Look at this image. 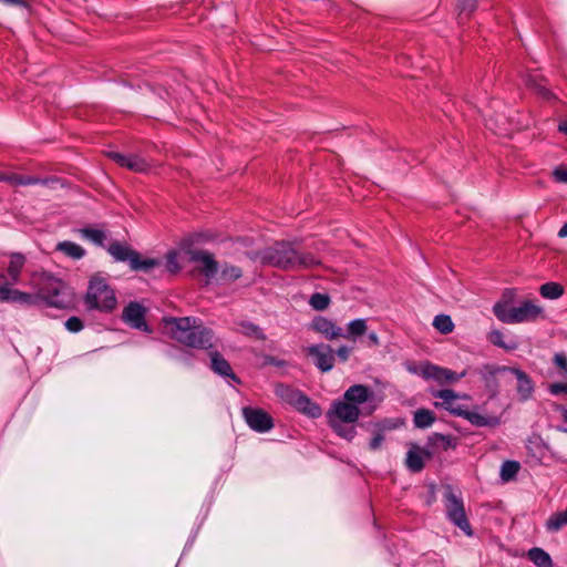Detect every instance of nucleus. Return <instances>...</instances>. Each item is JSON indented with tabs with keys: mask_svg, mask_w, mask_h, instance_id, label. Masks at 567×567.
<instances>
[{
	"mask_svg": "<svg viewBox=\"0 0 567 567\" xmlns=\"http://www.w3.org/2000/svg\"><path fill=\"white\" fill-rule=\"evenodd\" d=\"M372 391L362 384L351 385L342 400L334 401L327 412V419L332 430L343 439L352 440L355 435L354 423L360 416V405L370 400Z\"/></svg>",
	"mask_w": 567,
	"mask_h": 567,
	"instance_id": "1",
	"label": "nucleus"
},
{
	"mask_svg": "<svg viewBox=\"0 0 567 567\" xmlns=\"http://www.w3.org/2000/svg\"><path fill=\"white\" fill-rule=\"evenodd\" d=\"M164 332L177 342L197 349L212 347L213 332L194 317H165L162 320Z\"/></svg>",
	"mask_w": 567,
	"mask_h": 567,
	"instance_id": "2",
	"label": "nucleus"
},
{
	"mask_svg": "<svg viewBox=\"0 0 567 567\" xmlns=\"http://www.w3.org/2000/svg\"><path fill=\"white\" fill-rule=\"evenodd\" d=\"M264 265L282 270L309 269L320 265V260L310 252L298 251L290 243L280 241L265 248L259 254Z\"/></svg>",
	"mask_w": 567,
	"mask_h": 567,
	"instance_id": "3",
	"label": "nucleus"
},
{
	"mask_svg": "<svg viewBox=\"0 0 567 567\" xmlns=\"http://www.w3.org/2000/svg\"><path fill=\"white\" fill-rule=\"evenodd\" d=\"M516 296V289H506L501 299L494 305L493 312L499 321L514 324L533 322L543 317L544 310L535 300H524L514 306Z\"/></svg>",
	"mask_w": 567,
	"mask_h": 567,
	"instance_id": "4",
	"label": "nucleus"
},
{
	"mask_svg": "<svg viewBox=\"0 0 567 567\" xmlns=\"http://www.w3.org/2000/svg\"><path fill=\"white\" fill-rule=\"evenodd\" d=\"M84 300L89 309L104 312L113 311L117 306L114 289L100 274L90 278Z\"/></svg>",
	"mask_w": 567,
	"mask_h": 567,
	"instance_id": "5",
	"label": "nucleus"
},
{
	"mask_svg": "<svg viewBox=\"0 0 567 567\" xmlns=\"http://www.w3.org/2000/svg\"><path fill=\"white\" fill-rule=\"evenodd\" d=\"M30 286L35 290L38 299L50 306L62 308L66 303L65 285L45 272H34L30 279Z\"/></svg>",
	"mask_w": 567,
	"mask_h": 567,
	"instance_id": "6",
	"label": "nucleus"
},
{
	"mask_svg": "<svg viewBox=\"0 0 567 567\" xmlns=\"http://www.w3.org/2000/svg\"><path fill=\"white\" fill-rule=\"evenodd\" d=\"M109 252L118 261H128L133 270H150L159 265L158 260L153 258L143 259L138 252L120 243L111 244Z\"/></svg>",
	"mask_w": 567,
	"mask_h": 567,
	"instance_id": "7",
	"label": "nucleus"
},
{
	"mask_svg": "<svg viewBox=\"0 0 567 567\" xmlns=\"http://www.w3.org/2000/svg\"><path fill=\"white\" fill-rule=\"evenodd\" d=\"M445 508L449 518L466 535H472V529L465 514L463 501L451 489L445 494Z\"/></svg>",
	"mask_w": 567,
	"mask_h": 567,
	"instance_id": "8",
	"label": "nucleus"
},
{
	"mask_svg": "<svg viewBox=\"0 0 567 567\" xmlns=\"http://www.w3.org/2000/svg\"><path fill=\"white\" fill-rule=\"evenodd\" d=\"M277 392L298 411L307 414L308 416L319 417L322 413L321 408L318 404L311 402L306 395L298 391L280 386Z\"/></svg>",
	"mask_w": 567,
	"mask_h": 567,
	"instance_id": "9",
	"label": "nucleus"
},
{
	"mask_svg": "<svg viewBox=\"0 0 567 567\" xmlns=\"http://www.w3.org/2000/svg\"><path fill=\"white\" fill-rule=\"evenodd\" d=\"M7 260L2 261L0 275L4 277L8 286L16 285L20 281L21 272L25 266L27 258L20 252H10L6 256Z\"/></svg>",
	"mask_w": 567,
	"mask_h": 567,
	"instance_id": "10",
	"label": "nucleus"
},
{
	"mask_svg": "<svg viewBox=\"0 0 567 567\" xmlns=\"http://www.w3.org/2000/svg\"><path fill=\"white\" fill-rule=\"evenodd\" d=\"M420 373L424 379H432L442 385L456 383L465 375L464 372L456 373L450 369L431 363L423 364Z\"/></svg>",
	"mask_w": 567,
	"mask_h": 567,
	"instance_id": "11",
	"label": "nucleus"
},
{
	"mask_svg": "<svg viewBox=\"0 0 567 567\" xmlns=\"http://www.w3.org/2000/svg\"><path fill=\"white\" fill-rule=\"evenodd\" d=\"M189 261L197 265V269L205 275L207 279L213 278L218 272V264L214 256L206 250L188 249L186 251Z\"/></svg>",
	"mask_w": 567,
	"mask_h": 567,
	"instance_id": "12",
	"label": "nucleus"
},
{
	"mask_svg": "<svg viewBox=\"0 0 567 567\" xmlns=\"http://www.w3.org/2000/svg\"><path fill=\"white\" fill-rule=\"evenodd\" d=\"M4 277L0 275V301H10L24 306H33L38 303L39 299L37 292H24L8 286L3 281Z\"/></svg>",
	"mask_w": 567,
	"mask_h": 567,
	"instance_id": "13",
	"label": "nucleus"
},
{
	"mask_svg": "<svg viewBox=\"0 0 567 567\" xmlns=\"http://www.w3.org/2000/svg\"><path fill=\"white\" fill-rule=\"evenodd\" d=\"M503 372H511L513 373L517 379V393L520 398V400L526 401L528 400L533 392H534V383L532 379L522 370L517 368H508V367H492L491 373L492 374H499Z\"/></svg>",
	"mask_w": 567,
	"mask_h": 567,
	"instance_id": "14",
	"label": "nucleus"
},
{
	"mask_svg": "<svg viewBox=\"0 0 567 567\" xmlns=\"http://www.w3.org/2000/svg\"><path fill=\"white\" fill-rule=\"evenodd\" d=\"M305 352L322 372L330 371L334 365V352L327 344L310 346Z\"/></svg>",
	"mask_w": 567,
	"mask_h": 567,
	"instance_id": "15",
	"label": "nucleus"
},
{
	"mask_svg": "<svg viewBox=\"0 0 567 567\" xmlns=\"http://www.w3.org/2000/svg\"><path fill=\"white\" fill-rule=\"evenodd\" d=\"M243 415L247 424L257 432H267L274 426L271 416L264 410L244 408Z\"/></svg>",
	"mask_w": 567,
	"mask_h": 567,
	"instance_id": "16",
	"label": "nucleus"
},
{
	"mask_svg": "<svg viewBox=\"0 0 567 567\" xmlns=\"http://www.w3.org/2000/svg\"><path fill=\"white\" fill-rule=\"evenodd\" d=\"M145 308L138 302L128 303L122 312V319L132 328L147 330L145 322Z\"/></svg>",
	"mask_w": 567,
	"mask_h": 567,
	"instance_id": "17",
	"label": "nucleus"
},
{
	"mask_svg": "<svg viewBox=\"0 0 567 567\" xmlns=\"http://www.w3.org/2000/svg\"><path fill=\"white\" fill-rule=\"evenodd\" d=\"M434 396L442 400V402H435V406L444 408L445 410L450 411L455 415H460L463 409L465 408L458 403V399H468L467 395L461 396L455 391L450 389L440 390L434 393Z\"/></svg>",
	"mask_w": 567,
	"mask_h": 567,
	"instance_id": "18",
	"label": "nucleus"
},
{
	"mask_svg": "<svg viewBox=\"0 0 567 567\" xmlns=\"http://www.w3.org/2000/svg\"><path fill=\"white\" fill-rule=\"evenodd\" d=\"M107 156L117 165L126 167L127 169L135 173H144L150 168L147 162L136 155H124L117 152H110L107 153Z\"/></svg>",
	"mask_w": 567,
	"mask_h": 567,
	"instance_id": "19",
	"label": "nucleus"
},
{
	"mask_svg": "<svg viewBox=\"0 0 567 567\" xmlns=\"http://www.w3.org/2000/svg\"><path fill=\"white\" fill-rule=\"evenodd\" d=\"M311 329L323 336L327 340H336L343 337L342 328L324 317L315 318L311 322Z\"/></svg>",
	"mask_w": 567,
	"mask_h": 567,
	"instance_id": "20",
	"label": "nucleus"
},
{
	"mask_svg": "<svg viewBox=\"0 0 567 567\" xmlns=\"http://www.w3.org/2000/svg\"><path fill=\"white\" fill-rule=\"evenodd\" d=\"M432 454L416 444H411L406 454L405 464L412 472H420L424 467V464L430 460Z\"/></svg>",
	"mask_w": 567,
	"mask_h": 567,
	"instance_id": "21",
	"label": "nucleus"
},
{
	"mask_svg": "<svg viewBox=\"0 0 567 567\" xmlns=\"http://www.w3.org/2000/svg\"><path fill=\"white\" fill-rule=\"evenodd\" d=\"M56 250L72 259H81L85 255V250L80 245L72 241L59 243L56 245Z\"/></svg>",
	"mask_w": 567,
	"mask_h": 567,
	"instance_id": "22",
	"label": "nucleus"
},
{
	"mask_svg": "<svg viewBox=\"0 0 567 567\" xmlns=\"http://www.w3.org/2000/svg\"><path fill=\"white\" fill-rule=\"evenodd\" d=\"M414 425L420 429L430 427L434 421L435 415L432 411L427 409H420L414 412Z\"/></svg>",
	"mask_w": 567,
	"mask_h": 567,
	"instance_id": "23",
	"label": "nucleus"
},
{
	"mask_svg": "<svg viewBox=\"0 0 567 567\" xmlns=\"http://www.w3.org/2000/svg\"><path fill=\"white\" fill-rule=\"evenodd\" d=\"M458 416H463L464 419H466L468 422L476 426H487L494 424L491 417L482 415L474 411H470L467 408H464Z\"/></svg>",
	"mask_w": 567,
	"mask_h": 567,
	"instance_id": "24",
	"label": "nucleus"
},
{
	"mask_svg": "<svg viewBox=\"0 0 567 567\" xmlns=\"http://www.w3.org/2000/svg\"><path fill=\"white\" fill-rule=\"evenodd\" d=\"M347 331L348 334H343V337L347 339H355L363 336L368 331L367 320L355 319L350 321L348 323Z\"/></svg>",
	"mask_w": 567,
	"mask_h": 567,
	"instance_id": "25",
	"label": "nucleus"
},
{
	"mask_svg": "<svg viewBox=\"0 0 567 567\" xmlns=\"http://www.w3.org/2000/svg\"><path fill=\"white\" fill-rule=\"evenodd\" d=\"M564 526H567V509L554 513L546 522V528L553 533L558 532Z\"/></svg>",
	"mask_w": 567,
	"mask_h": 567,
	"instance_id": "26",
	"label": "nucleus"
},
{
	"mask_svg": "<svg viewBox=\"0 0 567 567\" xmlns=\"http://www.w3.org/2000/svg\"><path fill=\"white\" fill-rule=\"evenodd\" d=\"M529 559L538 567H551L550 556L542 548H533L528 551Z\"/></svg>",
	"mask_w": 567,
	"mask_h": 567,
	"instance_id": "27",
	"label": "nucleus"
},
{
	"mask_svg": "<svg viewBox=\"0 0 567 567\" xmlns=\"http://www.w3.org/2000/svg\"><path fill=\"white\" fill-rule=\"evenodd\" d=\"M520 468V465L516 461H506L501 466V478L503 482H509L515 478L518 471Z\"/></svg>",
	"mask_w": 567,
	"mask_h": 567,
	"instance_id": "28",
	"label": "nucleus"
},
{
	"mask_svg": "<svg viewBox=\"0 0 567 567\" xmlns=\"http://www.w3.org/2000/svg\"><path fill=\"white\" fill-rule=\"evenodd\" d=\"M433 327L443 334H449L454 330V323L450 316L439 315L433 320Z\"/></svg>",
	"mask_w": 567,
	"mask_h": 567,
	"instance_id": "29",
	"label": "nucleus"
},
{
	"mask_svg": "<svg viewBox=\"0 0 567 567\" xmlns=\"http://www.w3.org/2000/svg\"><path fill=\"white\" fill-rule=\"evenodd\" d=\"M540 295L547 299H557L563 292L564 288L557 282H547L540 286Z\"/></svg>",
	"mask_w": 567,
	"mask_h": 567,
	"instance_id": "30",
	"label": "nucleus"
},
{
	"mask_svg": "<svg viewBox=\"0 0 567 567\" xmlns=\"http://www.w3.org/2000/svg\"><path fill=\"white\" fill-rule=\"evenodd\" d=\"M212 368L221 375H231L229 363L218 353H212Z\"/></svg>",
	"mask_w": 567,
	"mask_h": 567,
	"instance_id": "31",
	"label": "nucleus"
},
{
	"mask_svg": "<svg viewBox=\"0 0 567 567\" xmlns=\"http://www.w3.org/2000/svg\"><path fill=\"white\" fill-rule=\"evenodd\" d=\"M241 269L233 265H224L219 279L224 282H233L241 277Z\"/></svg>",
	"mask_w": 567,
	"mask_h": 567,
	"instance_id": "32",
	"label": "nucleus"
},
{
	"mask_svg": "<svg viewBox=\"0 0 567 567\" xmlns=\"http://www.w3.org/2000/svg\"><path fill=\"white\" fill-rule=\"evenodd\" d=\"M8 183L18 186V185H34V184H44L47 181L40 179L33 176L29 175H18V174H10V177H8Z\"/></svg>",
	"mask_w": 567,
	"mask_h": 567,
	"instance_id": "33",
	"label": "nucleus"
},
{
	"mask_svg": "<svg viewBox=\"0 0 567 567\" xmlns=\"http://www.w3.org/2000/svg\"><path fill=\"white\" fill-rule=\"evenodd\" d=\"M504 338V333L499 330H493L488 333V340L494 346L503 348L505 350H515L517 348V344L515 342L506 343Z\"/></svg>",
	"mask_w": 567,
	"mask_h": 567,
	"instance_id": "34",
	"label": "nucleus"
},
{
	"mask_svg": "<svg viewBox=\"0 0 567 567\" xmlns=\"http://www.w3.org/2000/svg\"><path fill=\"white\" fill-rule=\"evenodd\" d=\"M238 331L245 336H248V337H251L255 339H259V340L265 339V336H264L261 329L251 322H240L238 324Z\"/></svg>",
	"mask_w": 567,
	"mask_h": 567,
	"instance_id": "35",
	"label": "nucleus"
},
{
	"mask_svg": "<svg viewBox=\"0 0 567 567\" xmlns=\"http://www.w3.org/2000/svg\"><path fill=\"white\" fill-rule=\"evenodd\" d=\"M309 305L313 309L322 311L329 307L330 298L328 295L317 292L310 297Z\"/></svg>",
	"mask_w": 567,
	"mask_h": 567,
	"instance_id": "36",
	"label": "nucleus"
},
{
	"mask_svg": "<svg viewBox=\"0 0 567 567\" xmlns=\"http://www.w3.org/2000/svg\"><path fill=\"white\" fill-rule=\"evenodd\" d=\"M79 231L84 238H86L95 244H99V245H102L105 239L104 233L100 229L83 228V229H80Z\"/></svg>",
	"mask_w": 567,
	"mask_h": 567,
	"instance_id": "37",
	"label": "nucleus"
},
{
	"mask_svg": "<svg viewBox=\"0 0 567 567\" xmlns=\"http://www.w3.org/2000/svg\"><path fill=\"white\" fill-rule=\"evenodd\" d=\"M166 267L168 271L176 274L182 269V265L179 264L178 254L176 251H171L166 256Z\"/></svg>",
	"mask_w": 567,
	"mask_h": 567,
	"instance_id": "38",
	"label": "nucleus"
},
{
	"mask_svg": "<svg viewBox=\"0 0 567 567\" xmlns=\"http://www.w3.org/2000/svg\"><path fill=\"white\" fill-rule=\"evenodd\" d=\"M65 327L71 332H79L83 328V323L80 318L71 317L65 321Z\"/></svg>",
	"mask_w": 567,
	"mask_h": 567,
	"instance_id": "39",
	"label": "nucleus"
},
{
	"mask_svg": "<svg viewBox=\"0 0 567 567\" xmlns=\"http://www.w3.org/2000/svg\"><path fill=\"white\" fill-rule=\"evenodd\" d=\"M555 364L561 369V375L567 378V358L563 353H557L554 358Z\"/></svg>",
	"mask_w": 567,
	"mask_h": 567,
	"instance_id": "40",
	"label": "nucleus"
},
{
	"mask_svg": "<svg viewBox=\"0 0 567 567\" xmlns=\"http://www.w3.org/2000/svg\"><path fill=\"white\" fill-rule=\"evenodd\" d=\"M549 392L554 395H559L567 393V383L560 382V383H551L549 385Z\"/></svg>",
	"mask_w": 567,
	"mask_h": 567,
	"instance_id": "41",
	"label": "nucleus"
},
{
	"mask_svg": "<svg viewBox=\"0 0 567 567\" xmlns=\"http://www.w3.org/2000/svg\"><path fill=\"white\" fill-rule=\"evenodd\" d=\"M476 7L475 0H462L460 3L461 13H471Z\"/></svg>",
	"mask_w": 567,
	"mask_h": 567,
	"instance_id": "42",
	"label": "nucleus"
},
{
	"mask_svg": "<svg viewBox=\"0 0 567 567\" xmlns=\"http://www.w3.org/2000/svg\"><path fill=\"white\" fill-rule=\"evenodd\" d=\"M384 440V435L381 431H377L370 441V449L378 450Z\"/></svg>",
	"mask_w": 567,
	"mask_h": 567,
	"instance_id": "43",
	"label": "nucleus"
},
{
	"mask_svg": "<svg viewBox=\"0 0 567 567\" xmlns=\"http://www.w3.org/2000/svg\"><path fill=\"white\" fill-rule=\"evenodd\" d=\"M557 182L567 183V166H559L553 173Z\"/></svg>",
	"mask_w": 567,
	"mask_h": 567,
	"instance_id": "44",
	"label": "nucleus"
},
{
	"mask_svg": "<svg viewBox=\"0 0 567 567\" xmlns=\"http://www.w3.org/2000/svg\"><path fill=\"white\" fill-rule=\"evenodd\" d=\"M351 352H352V349H351V348H349V347H347V346H341V347H339V348H338V350H337V352H336V353H337L338 358H339L341 361L346 362V361H348V359L350 358Z\"/></svg>",
	"mask_w": 567,
	"mask_h": 567,
	"instance_id": "45",
	"label": "nucleus"
},
{
	"mask_svg": "<svg viewBox=\"0 0 567 567\" xmlns=\"http://www.w3.org/2000/svg\"><path fill=\"white\" fill-rule=\"evenodd\" d=\"M377 427H378L379 431L384 432V431H388V430L395 429L396 427V423L393 422V421L386 420V421H383L380 424H378Z\"/></svg>",
	"mask_w": 567,
	"mask_h": 567,
	"instance_id": "46",
	"label": "nucleus"
},
{
	"mask_svg": "<svg viewBox=\"0 0 567 567\" xmlns=\"http://www.w3.org/2000/svg\"><path fill=\"white\" fill-rule=\"evenodd\" d=\"M368 347H377L380 344V339L375 332H370L367 339Z\"/></svg>",
	"mask_w": 567,
	"mask_h": 567,
	"instance_id": "47",
	"label": "nucleus"
},
{
	"mask_svg": "<svg viewBox=\"0 0 567 567\" xmlns=\"http://www.w3.org/2000/svg\"><path fill=\"white\" fill-rule=\"evenodd\" d=\"M558 236L560 238L567 237V221L563 225V227L558 231Z\"/></svg>",
	"mask_w": 567,
	"mask_h": 567,
	"instance_id": "48",
	"label": "nucleus"
},
{
	"mask_svg": "<svg viewBox=\"0 0 567 567\" xmlns=\"http://www.w3.org/2000/svg\"><path fill=\"white\" fill-rule=\"evenodd\" d=\"M2 1L6 3H9V4H24L23 0H2Z\"/></svg>",
	"mask_w": 567,
	"mask_h": 567,
	"instance_id": "49",
	"label": "nucleus"
},
{
	"mask_svg": "<svg viewBox=\"0 0 567 567\" xmlns=\"http://www.w3.org/2000/svg\"><path fill=\"white\" fill-rule=\"evenodd\" d=\"M558 130L567 134V122H561L558 126Z\"/></svg>",
	"mask_w": 567,
	"mask_h": 567,
	"instance_id": "50",
	"label": "nucleus"
},
{
	"mask_svg": "<svg viewBox=\"0 0 567 567\" xmlns=\"http://www.w3.org/2000/svg\"><path fill=\"white\" fill-rule=\"evenodd\" d=\"M8 177H10V174L1 173L0 172V181L8 183Z\"/></svg>",
	"mask_w": 567,
	"mask_h": 567,
	"instance_id": "51",
	"label": "nucleus"
},
{
	"mask_svg": "<svg viewBox=\"0 0 567 567\" xmlns=\"http://www.w3.org/2000/svg\"><path fill=\"white\" fill-rule=\"evenodd\" d=\"M564 417L567 421V410L564 411Z\"/></svg>",
	"mask_w": 567,
	"mask_h": 567,
	"instance_id": "52",
	"label": "nucleus"
}]
</instances>
